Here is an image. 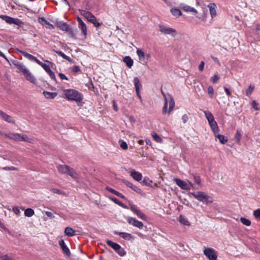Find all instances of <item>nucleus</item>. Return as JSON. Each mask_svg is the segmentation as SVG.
<instances>
[{"label":"nucleus","mask_w":260,"mask_h":260,"mask_svg":"<svg viewBox=\"0 0 260 260\" xmlns=\"http://www.w3.org/2000/svg\"><path fill=\"white\" fill-rule=\"evenodd\" d=\"M89 22L92 23L96 27H100L102 24V23H100L98 21L97 19L95 17V16H93V17L92 19L89 20Z\"/></svg>","instance_id":"obj_39"},{"label":"nucleus","mask_w":260,"mask_h":260,"mask_svg":"<svg viewBox=\"0 0 260 260\" xmlns=\"http://www.w3.org/2000/svg\"><path fill=\"white\" fill-rule=\"evenodd\" d=\"M63 92L66 98L69 101H73L77 103H80L83 99V94L75 89H66Z\"/></svg>","instance_id":"obj_2"},{"label":"nucleus","mask_w":260,"mask_h":260,"mask_svg":"<svg viewBox=\"0 0 260 260\" xmlns=\"http://www.w3.org/2000/svg\"><path fill=\"white\" fill-rule=\"evenodd\" d=\"M180 7L184 11L189 12L190 9V6L185 5L184 4H180Z\"/></svg>","instance_id":"obj_45"},{"label":"nucleus","mask_w":260,"mask_h":260,"mask_svg":"<svg viewBox=\"0 0 260 260\" xmlns=\"http://www.w3.org/2000/svg\"><path fill=\"white\" fill-rule=\"evenodd\" d=\"M121 181L123 183H124L129 188H131L134 191L140 194H142V191L141 189L137 186L134 185L132 182L124 179H122Z\"/></svg>","instance_id":"obj_10"},{"label":"nucleus","mask_w":260,"mask_h":260,"mask_svg":"<svg viewBox=\"0 0 260 260\" xmlns=\"http://www.w3.org/2000/svg\"><path fill=\"white\" fill-rule=\"evenodd\" d=\"M193 179H194V182L197 184H198L199 185L201 184V178H200V176L194 175Z\"/></svg>","instance_id":"obj_52"},{"label":"nucleus","mask_w":260,"mask_h":260,"mask_svg":"<svg viewBox=\"0 0 260 260\" xmlns=\"http://www.w3.org/2000/svg\"><path fill=\"white\" fill-rule=\"evenodd\" d=\"M164 99H165V104L164 107L162 108V113L165 114L166 113L167 111V108H168V104L169 103V108L168 110V113H170L174 109L175 106V102L173 99V98L172 96H167V99H166V97L164 96Z\"/></svg>","instance_id":"obj_6"},{"label":"nucleus","mask_w":260,"mask_h":260,"mask_svg":"<svg viewBox=\"0 0 260 260\" xmlns=\"http://www.w3.org/2000/svg\"><path fill=\"white\" fill-rule=\"evenodd\" d=\"M50 77L55 81H56V79L54 73L51 71V70L48 73Z\"/></svg>","instance_id":"obj_53"},{"label":"nucleus","mask_w":260,"mask_h":260,"mask_svg":"<svg viewBox=\"0 0 260 260\" xmlns=\"http://www.w3.org/2000/svg\"><path fill=\"white\" fill-rule=\"evenodd\" d=\"M106 243L108 246L112 248L115 252L117 251L118 248L119 249V246H120L119 244L115 243L110 240H107L106 241Z\"/></svg>","instance_id":"obj_26"},{"label":"nucleus","mask_w":260,"mask_h":260,"mask_svg":"<svg viewBox=\"0 0 260 260\" xmlns=\"http://www.w3.org/2000/svg\"><path fill=\"white\" fill-rule=\"evenodd\" d=\"M159 30L165 35H170L172 37H175L177 34L175 29L171 27H168L164 25H159Z\"/></svg>","instance_id":"obj_7"},{"label":"nucleus","mask_w":260,"mask_h":260,"mask_svg":"<svg viewBox=\"0 0 260 260\" xmlns=\"http://www.w3.org/2000/svg\"><path fill=\"white\" fill-rule=\"evenodd\" d=\"M215 136L218 139L219 142L222 144H224L228 142V139L224 135L216 133L215 134Z\"/></svg>","instance_id":"obj_32"},{"label":"nucleus","mask_w":260,"mask_h":260,"mask_svg":"<svg viewBox=\"0 0 260 260\" xmlns=\"http://www.w3.org/2000/svg\"><path fill=\"white\" fill-rule=\"evenodd\" d=\"M204 66H205V62L204 61H202L201 62H200V64H199V70L202 72L204 70Z\"/></svg>","instance_id":"obj_54"},{"label":"nucleus","mask_w":260,"mask_h":260,"mask_svg":"<svg viewBox=\"0 0 260 260\" xmlns=\"http://www.w3.org/2000/svg\"><path fill=\"white\" fill-rule=\"evenodd\" d=\"M252 107L255 110H259V108L258 107V104L256 103V102L254 100L252 101L251 102Z\"/></svg>","instance_id":"obj_47"},{"label":"nucleus","mask_w":260,"mask_h":260,"mask_svg":"<svg viewBox=\"0 0 260 260\" xmlns=\"http://www.w3.org/2000/svg\"><path fill=\"white\" fill-rule=\"evenodd\" d=\"M13 212L17 215H18L20 213V211L18 207H14L13 209Z\"/></svg>","instance_id":"obj_58"},{"label":"nucleus","mask_w":260,"mask_h":260,"mask_svg":"<svg viewBox=\"0 0 260 260\" xmlns=\"http://www.w3.org/2000/svg\"><path fill=\"white\" fill-rule=\"evenodd\" d=\"M219 78L218 75L215 74L211 79L213 83H215L219 80Z\"/></svg>","instance_id":"obj_50"},{"label":"nucleus","mask_w":260,"mask_h":260,"mask_svg":"<svg viewBox=\"0 0 260 260\" xmlns=\"http://www.w3.org/2000/svg\"><path fill=\"white\" fill-rule=\"evenodd\" d=\"M208 93L210 98H212L214 94V89L212 86H209L208 88Z\"/></svg>","instance_id":"obj_46"},{"label":"nucleus","mask_w":260,"mask_h":260,"mask_svg":"<svg viewBox=\"0 0 260 260\" xmlns=\"http://www.w3.org/2000/svg\"><path fill=\"white\" fill-rule=\"evenodd\" d=\"M105 189L106 190L114 194L115 195L117 196V197H118L121 199H126L124 195H123L122 193L119 192L118 191H116V190H115L109 186H106Z\"/></svg>","instance_id":"obj_21"},{"label":"nucleus","mask_w":260,"mask_h":260,"mask_svg":"<svg viewBox=\"0 0 260 260\" xmlns=\"http://www.w3.org/2000/svg\"><path fill=\"white\" fill-rule=\"evenodd\" d=\"M59 244L63 252L67 256H69L71 255L70 249L66 245L63 240L61 239L59 241Z\"/></svg>","instance_id":"obj_14"},{"label":"nucleus","mask_w":260,"mask_h":260,"mask_svg":"<svg viewBox=\"0 0 260 260\" xmlns=\"http://www.w3.org/2000/svg\"><path fill=\"white\" fill-rule=\"evenodd\" d=\"M123 61L126 64L127 67L131 68L134 63L133 60L129 56H126L123 58Z\"/></svg>","instance_id":"obj_27"},{"label":"nucleus","mask_w":260,"mask_h":260,"mask_svg":"<svg viewBox=\"0 0 260 260\" xmlns=\"http://www.w3.org/2000/svg\"><path fill=\"white\" fill-rule=\"evenodd\" d=\"M253 215L256 218H260V209H257L254 211Z\"/></svg>","instance_id":"obj_49"},{"label":"nucleus","mask_w":260,"mask_h":260,"mask_svg":"<svg viewBox=\"0 0 260 260\" xmlns=\"http://www.w3.org/2000/svg\"><path fill=\"white\" fill-rule=\"evenodd\" d=\"M77 21L78 22L79 28L82 30L84 35L86 37L87 36V27L86 24L79 17H77Z\"/></svg>","instance_id":"obj_16"},{"label":"nucleus","mask_w":260,"mask_h":260,"mask_svg":"<svg viewBox=\"0 0 260 260\" xmlns=\"http://www.w3.org/2000/svg\"><path fill=\"white\" fill-rule=\"evenodd\" d=\"M56 24L59 29L66 31L71 38H75V34L73 28L66 22L57 21Z\"/></svg>","instance_id":"obj_4"},{"label":"nucleus","mask_w":260,"mask_h":260,"mask_svg":"<svg viewBox=\"0 0 260 260\" xmlns=\"http://www.w3.org/2000/svg\"><path fill=\"white\" fill-rule=\"evenodd\" d=\"M152 137L154 138V139L157 142H160L161 141V138L156 133H154L152 135Z\"/></svg>","instance_id":"obj_48"},{"label":"nucleus","mask_w":260,"mask_h":260,"mask_svg":"<svg viewBox=\"0 0 260 260\" xmlns=\"http://www.w3.org/2000/svg\"><path fill=\"white\" fill-rule=\"evenodd\" d=\"M152 181L150 180L149 178L145 177L142 180V181L141 182V184L142 185H146L149 187H152Z\"/></svg>","instance_id":"obj_34"},{"label":"nucleus","mask_w":260,"mask_h":260,"mask_svg":"<svg viewBox=\"0 0 260 260\" xmlns=\"http://www.w3.org/2000/svg\"><path fill=\"white\" fill-rule=\"evenodd\" d=\"M19 52L23 55L25 57L27 58L30 61H35L36 63H38V62L40 61L38 60L36 57L33 56L32 55L25 52V51L20 50Z\"/></svg>","instance_id":"obj_17"},{"label":"nucleus","mask_w":260,"mask_h":260,"mask_svg":"<svg viewBox=\"0 0 260 260\" xmlns=\"http://www.w3.org/2000/svg\"><path fill=\"white\" fill-rule=\"evenodd\" d=\"M242 132L241 130L238 129L236 132V135H235V138L236 139L237 142L238 143H239L242 137Z\"/></svg>","instance_id":"obj_41"},{"label":"nucleus","mask_w":260,"mask_h":260,"mask_svg":"<svg viewBox=\"0 0 260 260\" xmlns=\"http://www.w3.org/2000/svg\"><path fill=\"white\" fill-rule=\"evenodd\" d=\"M208 7L211 17L212 18L215 17L216 16V5L214 3H211L208 5Z\"/></svg>","instance_id":"obj_23"},{"label":"nucleus","mask_w":260,"mask_h":260,"mask_svg":"<svg viewBox=\"0 0 260 260\" xmlns=\"http://www.w3.org/2000/svg\"><path fill=\"white\" fill-rule=\"evenodd\" d=\"M109 199L112 201L114 203L118 205L120 207L127 209V207L126 205L124 204L123 203H122L121 201H120L119 200H118L116 198L113 197H110Z\"/></svg>","instance_id":"obj_29"},{"label":"nucleus","mask_w":260,"mask_h":260,"mask_svg":"<svg viewBox=\"0 0 260 260\" xmlns=\"http://www.w3.org/2000/svg\"><path fill=\"white\" fill-rule=\"evenodd\" d=\"M120 147L124 150H126L128 148L126 143L124 141H122L120 144Z\"/></svg>","instance_id":"obj_55"},{"label":"nucleus","mask_w":260,"mask_h":260,"mask_svg":"<svg viewBox=\"0 0 260 260\" xmlns=\"http://www.w3.org/2000/svg\"><path fill=\"white\" fill-rule=\"evenodd\" d=\"M12 62L20 72L23 73L27 81L33 84H36V78L22 62L17 60H13Z\"/></svg>","instance_id":"obj_1"},{"label":"nucleus","mask_w":260,"mask_h":260,"mask_svg":"<svg viewBox=\"0 0 260 260\" xmlns=\"http://www.w3.org/2000/svg\"><path fill=\"white\" fill-rule=\"evenodd\" d=\"M92 8L91 4L89 2H87L85 6V8L87 10H90Z\"/></svg>","instance_id":"obj_62"},{"label":"nucleus","mask_w":260,"mask_h":260,"mask_svg":"<svg viewBox=\"0 0 260 260\" xmlns=\"http://www.w3.org/2000/svg\"><path fill=\"white\" fill-rule=\"evenodd\" d=\"M131 210L135 213L139 218L143 220H145L146 216L140 210H138L134 205L130 206Z\"/></svg>","instance_id":"obj_15"},{"label":"nucleus","mask_w":260,"mask_h":260,"mask_svg":"<svg viewBox=\"0 0 260 260\" xmlns=\"http://www.w3.org/2000/svg\"><path fill=\"white\" fill-rule=\"evenodd\" d=\"M57 169L59 173L61 174H68L73 178H78V175L75 170L67 165H58Z\"/></svg>","instance_id":"obj_5"},{"label":"nucleus","mask_w":260,"mask_h":260,"mask_svg":"<svg viewBox=\"0 0 260 260\" xmlns=\"http://www.w3.org/2000/svg\"><path fill=\"white\" fill-rule=\"evenodd\" d=\"M240 221L244 225L249 226L251 225V221L244 217H241L240 219Z\"/></svg>","instance_id":"obj_42"},{"label":"nucleus","mask_w":260,"mask_h":260,"mask_svg":"<svg viewBox=\"0 0 260 260\" xmlns=\"http://www.w3.org/2000/svg\"><path fill=\"white\" fill-rule=\"evenodd\" d=\"M64 234L68 237H72L75 235V231L71 227H67L64 229Z\"/></svg>","instance_id":"obj_30"},{"label":"nucleus","mask_w":260,"mask_h":260,"mask_svg":"<svg viewBox=\"0 0 260 260\" xmlns=\"http://www.w3.org/2000/svg\"><path fill=\"white\" fill-rule=\"evenodd\" d=\"M38 21L43 25H47L46 27L48 29H52L54 28V26L48 22L44 17H39Z\"/></svg>","instance_id":"obj_20"},{"label":"nucleus","mask_w":260,"mask_h":260,"mask_svg":"<svg viewBox=\"0 0 260 260\" xmlns=\"http://www.w3.org/2000/svg\"><path fill=\"white\" fill-rule=\"evenodd\" d=\"M72 71L74 73H77V72H79L80 71V67L79 66H75L73 68V70Z\"/></svg>","instance_id":"obj_60"},{"label":"nucleus","mask_w":260,"mask_h":260,"mask_svg":"<svg viewBox=\"0 0 260 260\" xmlns=\"http://www.w3.org/2000/svg\"><path fill=\"white\" fill-rule=\"evenodd\" d=\"M170 12L173 16L176 17H179L182 15L181 11L180 10V9L177 8H172L170 10Z\"/></svg>","instance_id":"obj_33"},{"label":"nucleus","mask_w":260,"mask_h":260,"mask_svg":"<svg viewBox=\"0 0 260 260\" xmlns=\"http://www.w3.org/2000/svg\"><path fill=\"white\" fill-rule=\"evenodd\" d=\"M34 214V210L31 208H27L24 211L25 216L26 217H31Z\"/></svg>","instance_id":"obj_38"},{"label":"nucleus","mask_w":260,"mask_h":260,"mask_svg":"<svg viewBox=\"0 0 260 260\" xmlns=\"http://www.w3.org/2000/svg\"><path fill=\"white\" fill-rule=\"evenodd\" d=\"M5 121L8 123H15V120L13 119V117L10 115L8 116L7 118Z\"/></svg>","instance_id":"obj_51"},{"label":"nucleus","mask_w":260,"mask_h":260,"mask_svg":"<svg viewBox=\"0 0 260 260\" xmlns=\"http://www.w3.org/2000/svg\"><path fill=\"white\" fill-rule=\"evenodd\" d=\"M137 53L138 55L140 61H144L145 59V54L144 52L140 49H138L137 50Z\"/></svg>","instance_id":"obj_35"},{"label":"nucleus","mask_w":260,"mask_h":260,"mask_svg":"<svg viewBox=\"0 0 260 260\" xmlns=\"http://www.w3.org/2000/svg\"><path fill=\"white\" fill-rule=\"evenodd\" d=\"M52 191L53 192V193H57V194H62V191L59 190V189H56V188H53L52 189Z\"/></svg>","instance_id":"obj_61"},{"label":"nucleus","mask_w":260,"mask_h":260,"mask_svg":"<svg viewBox=\"0 0 260 260\" xmlns=\"http://www.w3.org/2000/svg\"><path fill=\"white\" fill-rule=\"evenodd\" d=\"M27 137L26 135H20V140L21 141H27Z\"/></svg>","instance_id":"obj_63"},{"label":"nucleus","mask_w":260,"mask_h":260,"mask_svg":"<svg viewBox=\"0 0 260 260\" xmlns=\"http://www.w3.org/2000/svg\"><path fill=\"white\" fill-rule=\"evenodd\" d=\"M254 89V86L250 85L248 86V88L246 90V94L249 96L252 92Z\"/></svg>","instance_id":"obj_44"},{"label":"nucleus","mask_w":260,"mask_h":260,"mask_svg":"<svg viewBox=\"0 0 260 260\" xmlns=\"http://www.w3.org/2000/svg\"><path fill=\"white\" fill-rule=\"evenodd\" d=\"M188 119V116L186 114H184L182 117V120L184 123H185Z\"/></svg>","instance_id":"obj_59"},{"label":"nucleus","mask_w":260,"mask_h":260,"mask_svg":"<svg viewBox=\"0 0 260 260\" xmlns=\"http://www.w3.org/2000/svg\"><path fill=\"white\" fill-rule=\"evenodd\" d=\"M114 233L115 235L120 236L122 238L126 240H130L132 238V235L129 233L120 232L118 231H114Z\"/></svg>","instance_id":"obj_22"},{"label":"nucleus","mask_w":260,"mask_h":260,"mask_svg":"<svg viewBox=\"0 0 260 260\" xmlns=\"http://www.w3.org/2000/svg\"><path fill=\"white\" fill-rule=\"evenodd\" d=\"M4 135L5 137L15 141H19L20 140V134H19L11 133L8 135L4 134Z\"/></svg>","instance_id":"obj_25"},{"label":"nucleus","mask_w":260,"mask_h":260,"mask_svg":"<svg viewBox=\"0 0 260 260\" xmlns=\"http://www.w3.org/2000/svg\"><path fill=\"white\" fill-rule=\"evenodd\" d=\"M0 18L10 24H14L20 26L22 24V22L19 19L12 18L7 15H1Z\"/></svg>","instance_id":"obj_9"},{"label":"nucleus","mask_w":260,"mask_h":260,"mask_svg":"<svg viewBox=\"0 0 260 260\" xmlns=\"http://www.w3.org/2000/svg\"><path fill=\"white\" fill-rule=\"evenodd\" d=\"M53 51L59 56L62 57L63 59H64L69 61H71V58L70 57L68 56L67 55H66L65 54H64L61 51H58V50H54Z\"/></svg>","instance_id":"obj_36"},{"label":"nucleus","mask_w":260,"mask_h":260,"mask_svg":"<svg viewBox=\"0 0 260 260\" xmlns=\"http://www.w3.org/2000/svg\"><path fill=\"white\" fill-rule=\"evenodd\" d=\"M126 220L129 224L139 229H142L143 227V223L141 221H139L133 217H127Z\"/></svg>","instance_id":"obj_12"},{"label":"nucleus","mask_w":260,"mask_h":260,"mask_svg":"<svg viewBox=\"0 0 260 260\" xmlns=\"http://www.w3.org/2000/svg\"><path fill=\"white\" fill-rule=\"evenodd\" d=\"M45 214L49 217V218L52 219L54 218L55 216H54L53 214L49 211H46Z\"/></svg>","instance_id":"obj_56"},{"label":"nucleus","mask_w":260,"mask_h":260,"mask_svg":"<svg viewBox=\"0 0 260 260\" xmlns=\"http://www.w3.org/2000/svg\"><path fill=\"white\" fill-rule=\"evenodd\" d=\"M131 177L135 180L140 181L142 179V175L141 173L133 170L130 172Z\"/></svg>","instance_id":"obj_18"},{"label":"nucleus","mask_w":260,"mask_h":260,"mask_svg":"<svg viewBox=\"0 0 260 260\" xmlns=\"http://www.w3.org/2000/svg\"><path fill=\"white\" fill-rule=\"evenodd\" d=\"M209 125L214 134L218 133L219 129L217 123L215 120L213 121L210 123Z\"/></svg>","instance_id":"obj_28"},{"label":"nucleus","mask_w":260,"mask_h":260,"mask_svg":"<svg viewBox=\"0 0 260 260\" xmlns=\"http://www.w3.org/2000/svg\"><path fill=\"white\" fill-rule=\"evenodd\" d=\"M189 195L193 196L198 201L202 202L203 204H205L206 205L212 203L213 201L211 197L208 196L207 193L203 191L190 192Z\"/></svg>","instance_id":"obj_3"},{"label":"nucleus","mask_w":260,"mask_h":260,"mask_svg":"<svg viewBox=\"0 0 260 260\" xmlns=\"http://www.w3.org/2000/svg\"><path fill=\"white\" fill-rule=\"evenodd\" d=\"M204 254L209 260H217V254L214 249L211 248H206L204 250Z\"/></svg>","instance_id":"obj_8"},{"label":"nucleus","mask_w":260,"mask_h":260,"mask_svg":"<svg viewBox=\"0 0 260 260\" xmlns=\"http://www.w3.org/2000/svg\"><path fill=\"white\" fill-rule=\"evenodd\" d=\"M179 221L181 224H182L183 225H190L189 222H188L187 219L183 215H181L179 216Z\"/></svg>","instance_id":"obj_37"},{"label":"nucleus","mask_w":260,"mask_h":260,"mask_svg":"<svg viewBox=\"0 0 260 260\" xmlns=\"http://www.w3.org/2000/svg\"><path fill=\"white\" fill-rule=\"evenodd\" d=\"M43 94L45 98L47 99H53L57 95V92H51L46 91H44Z\"/></svg>","instance_id":"obj_24"},{"label":"nucleus","mask_w":260,"mask_h":260,"mask_svg":"<svg viewBox=\"0 0 260 260\" xmlns=\"http://www.w3.org/2000/svg\"><path fill=\"white\" fill-rule=\"evenodd\" d=\"M116 252L121 256H123L126 254L125 251L121 247V246H119V249L118 248L117 251H116Z\"/></svg>","instance_id":"obj_43"},{"label":"nucleus","mask_w":260,"mask_h":260,"mask_svg":"<svg viewBox=\"0 0 260 260\" xmlns=\"http://www.w3.org/2000/svg\"><path fill=\"white\" fill-rule=\"evenodd\" d=\"M58 76L61 80H69L68 78L62 73H59Z\"/></svg>","instance_id":"obj_57"},{"label":"nucleus","mask_w":260,"mask_h":260,"mask_svg":"<svg viewBox=\"0 0 260 260\" xmlns=\"http://www.w3.org/2000/svg\"><path fill=\"white\" fill-rule=\"evenodd\" d=\"M79 11L81 15L84 16L85 18H86L88 21L89 22V20L92 19L94 15H93L90 12L86 11V10H84L82 9H79Z\"/></svg>","instance_id":"obj_19"},{"label":"nucleus","mask_w":260,"mask_h":260,"mask_svg":"<svg viewBox=\"0 0 260 260\" xmlns=\"http://www.w3.org/2000/svg\"><path fill=\"white\" fill-rule=\"evenodd\" d=\"M174 181L176 184L180 187L181 189L189 190H190V186L188 185L184 181L179 179V178H174Z\"/></svg>","instance_id":"obj_13"},{"label":"nucleus","mask_w":260,"mask_h":260,"mask_svg":"<svg viewBox=\"0 0 260 260\" xmlns=\"http://www.w3.org/2000/svg\"><path fill=\"white\" fill-rule=\"evenodd\" d=\"M204 113L207 119L208 120L209 124L215 120L213 114L210 111H204Z\"/></svg>","instance_id":"obj_31"},{"label":"nucleus","mask_w":260,"mask_h":260,"mask_svg":"<svg viewBox=\"0 0 260 260\" xmlns=\"http://www.w3.org/2000/svg\"><path fill=\"white\" fill-rule=\"evenodd\" d=\"M134 83L136 88V94L141 101H142V97L140 93V90L142 88V85L138 77H135L134 79Z\"/></svg>","instance_id":"obj_11"},{"label":"nucleus","mask_w":260,"mask_h":260,"mask_svg":"<svg viewBox=\"0 0 260 260\" xmlns=\"http://www.w3.org/2000/svg\"><path fill=\"white\" fill-rule=\"evenodd\" d=\"M38 64L41 66L47 73L51 70L49 66L43 63L41 61H39Z\"/></svg>","instance_id":"obj_40"},{"label":"nucleus","mask_w":260,"mask_h":260,"mask_svg":"<svg viewBox=\"0 0 260 260\" xmlns=\"http://www.w3.org/2000/svg\"><path fill=\"white\" fill-rule=\"evenodd\" d=\"M3 260H14L12 257L6 255L4 256Z\"/></svg>","instance_id":"obj_64"}]
</instances>
